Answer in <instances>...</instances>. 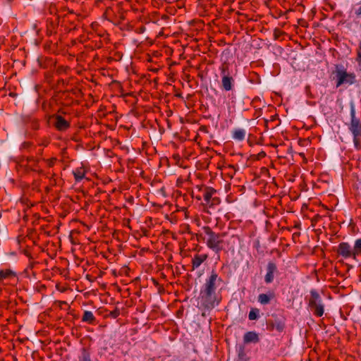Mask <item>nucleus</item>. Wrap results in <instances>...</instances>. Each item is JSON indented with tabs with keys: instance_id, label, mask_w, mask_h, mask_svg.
<instances>
[{
	"instance_id": "39448f33",
	"label": "nucleus",
	"mask_w": 361,
	"mask_h": 361,
	"mask_svg": "<svg viewBox=\"0 0 361 361\" xmlns=\"http://www.w3.org/2000/svg\"><path fill=\"white\" fill-rule=\"evenodd\" d=\"M200 300L202 306L205 309H213L218 305L220 300H218L216 293L201 288L200 293Z\"/></svg>"
},
{
	"instance_id": "c756f323",
	"label": "nucleus",
	"mask_w": 361,
	"mask_h": 361,
	"mask_svg": "<svg viewBox=\"0 0 361 361\" xmlns=\"http://www.w3.org/2000/svg\"><path fill=\"white\" fill-rule=\"evenodd\" d=\"M120 314V311L118 308H116L109 313V316L114 319L117 318Z\"/></svg>"
},
{
	"instance_id": "f8f14e48",
	"label": "nucleus",
	"mask_w": 361,
	"mask_h": 361,
	"mask_svg": "<svg viewBox=\"0 0 361 361\" xmlns=\"http://www.w3.org/2000/svg\"><path fill=\"white\" fill-rule=\"evenodd\" d=\"M277 272V266L274 262H269L267 266V274L264 276V281L267 284L273 282L274 274Z\"/></svg>"
},
{
	"instance_id": "6ab92c4d",
	"label": "nucleus",
	"mask_w": 361,
	"mask_h": 361,
	"mask_svg": "<svg viewBox=\"0 0 361 361\" xmlns=\"http://www.w3.org/2000/svg\"><path fill=\"white\" fill-rule=\"evenodd\" d=\"M104 17L110 22H114L116 20V16L114 8L111 6L106 8L104 13Z\"/></svg>"
},
{
	"instance_id": "9d476101",
	"label": "nucleus",
	"mask_w": 361,
	"mask_h": 361,
	"mask_svg": "<svg viewBox=\"0 0 361 361\" xmlns=\"http://www.w3.org/2000/svg\"><path fill=\"white\" fill-rule=\"evenodd\" d=\"M338 255L341 256L344 259L353 258L354 259L355 253L351 245L347 242H342L339 243L336 249Z\"/></svg>"
},
{
	"instance_id": "0eeeda50",
	"label": "nucleus",
	"mask_w": 361,
	"mask_h": 361,
	"mask_svg": "<svg viewBox=\"0 0 361 361\" xmlns=\"http://www.w3.org/2000/svg\"><path fill=\"white\" fill-rule=\"evenodd\" d=\"M200 190H202V197L207 206L211 208L220 204L221 200L217 197V191L215 189L202 186Z\"/></svg>"
},
{
	"instance_id": "cd10ccee",
	"label": "nucleus",
	"mask_w": 361,
	"mask_h": 361,
	"mask_svg": "<svg viewBox=\"0 0 361 361\" xmlns=\"http://www.w3.org/2000/svg\"><path fill=\"white\" fill-rule=\"evenodd\" d=\"M56 160H57V159L56 157H52L51 159H46L44 161L47 162L49 167H52L54 166Z\"/></svg>"
},
{
	"instance_id": "412c9836",
	"label": "nucleus",
	"mask_w": 361,
	"mask_h": 361,
	"mask_svg": "<svg viewBox=\"0 0 361 361\" xmlns=\"http://www.w3.org/2000/svg\"><path fill=\"white\" fill-rule=\"evenodd\" d=\"M79 361H92L91 353L86 348H82L81 350V354L78 357Z\"/></svg>"
},
{
	"instance_id": "1a4fd4ad",
	"label": "nucleus",
	"mask_w": 361,
	"mask_h": 361,
	"mask_svg": "<svg viewBox=\"0 0 361 361\" xmlns=\"http://www.w3.org/2000/svg\"><path fill=\"white\" fill-rule=\"evenodd\" d=\"M222 282V279L219 276L218 274L212 270L210 275L206 279L204 283L202 286V288L216 292L217 287Z\"/></svg>"
},
{
	"instance_id": "7ed1b4c3",
	"label": "nucleus",
	"mask_w": 361,
	"mask_h": 361,
	"mask_svg": "<svg viewBox=\"0 0 361 361\" xmlns=\"http://www.w3.org/2000/svg\"><path fill=\"white\" fill-rule=\"evenodd\" d=\"M310 293V295L308 299L309 308L315 316L318 317L323 316L324 312V305L319 293L315 289H312Z\"/></svg>"
},
{
	"instance_id": "2f4dec72",
	"label": "nucleus",
	"mask_w": 361,
	"mask_h": 361,
	"mask_svg": "<svg viewBox=\"0 0 361 361\" xmlns=\"http://www.w3.org/2000/svg\"><path fill=\"white\" fill-rule=\"evenodd\" d=\"M58 85H61L63 87H65L67 85V82L63 79H59L58 80Z\"/></svg>"
},
{
	"instance_id": "7c9ffc66",
	"label": "nucleus",
	"mask_w": 361,
	"mask_h": 361,
	"mask_svg": "<svg viewBox=\"0 0 361 361\" xmlns=\"http://www.w3.org/2000/svg\"><path fill=\"white\" fill-rule=\"evenodd\" d=\"M116 9L117 10V12L120 14V20H123L125 17H124V15H123V12L122 11V8L121 7V5L120 4H118L116 7Z\"/></svg>"
},
{
	"instance_id": "dca6fc26",
	"label": "nucleus",
	"mask_w": 361,
	"mask_h": 361,
	"mask_svg": "<svg viewBox=\"0 0 361 361\" xmlns=\"http://www.w3.org/2000/svg\"><path fill=\"white\" fill-rule=\"evenodd\" d=\"M275 298V293L269 291L268 293H261L257 297L258 302L262 305H267Z\"/></svg>"
},
{
	"instance_id": "f03ea898",
	"label": "nucleus",
	"mask_w": 361,
	"mask_h": 361,
	"mask_svg": "<svg viewBox=\"0 0 361 361\" xmlns=\"http://www.w3.org/2000/svg\"><path fill=\"white\" fill-rule=\"evenodd\" d=\"M347 126L353 135L355 148L357 150H361V121L355 116V109L353 106L350 108V121Z\"/></svg>"
},
{
	"instance_id": "473e14b6",
	"label": "nucleus",
	"mask_w": 361,
	"mask_h": 361,
	"mask_svg": "<svg viewBox=\"0 0 361 361\" xmlns=\"http://www.w3.org/2000/svg\"><path fill=\"white\" fill-rule=\"evenodd\" d=\"M231 171H236L238 166L234 165H228L227 167Z\"/></svg>"
},
{
	"instance_id": "6e6552de",
	"label": "nucleus",
	"mask_w": 361,
	"mask_h": 361,
	"mask_svg": "<svg viewBox=\"0 0 361 361\" xmlns=\"http://www.w3.org/2000/svg\"><path fill=\"white\" fill-rule=\"evenodd\" d=\"M271 319L267 321V329L271 331L276 329L278 332H282L286 327V319L283 315L273 314Z\"/></svg>"
},
{
	"instance_id": "4be33fe9",
	"label": "nucleus",
	"mask_w": 361,
	"mask_h": 361,
	"mask_svg": "<svg viewBox=\"0 0 361 361\" xmlns=\"http://www.w3.org/2000/svg\"><path fill=\"white\" fill-rule=\"evenodd\" d=\"M245 137V130L243 129H235L233 132V138L239 141H242Z\"/></svg>"
},
{
	"instance_id": "a19ab883",
	"label": "nucleus",
	"mask_w": 361,
	"mask_h": 361,
	"mask_svg": "<svg viewBox=\"0 0 361 361\" xmlns=\"http://www.w3.org/2000/svg\"><path fill=\"white\" fill-rule=\"evenodd\" d=\"M262 155L263 156H265V153L264 152H262Z\"/></svg>"
},
{
	"instance_id": "5701e85b",
	"label": "nucleus",
	"mask_w": 361,
	"mask_h": 361,
	"mask_svg": "<svg viewBox=\"0 0 361 361\" xmlns=\"http://www.w3.org/2000/svg\"><path fill=\"white\" fill-rule=\"evenodd\" d=\"M353 250V253H355L354 260H357V257L361 256V238H358L355 241Z\"/></svg>"
},
{
	"instance_id": "f257e3e1",
	"label": "nucleus",
	"mask_w": 361,
	"mask_h": 361,
	"mask_svg": "<svg viewBox=\"0 0 361 361\" xmlns=\"http://www.w3.org/2000/svg\"><path fill=\"white\" fill-rule=\"evenodd\" d=\"M204 233L206 234L207 238H204L206 240L207 246L213 250L215 253H219L224 248V233H215L212 229L205 226L202 227Z\"/></svg>"
},
{
	"instance_id": "4468645a",
	"label": "nucleus",
	"mask_w": 361,
	"mask_h": 361,
	"mask_svg": "<svg viewBox=\"0 0 361 361\" xmlns=\"http://www.w3.org/2000/svg\"><path fill=\"white\" fill-rule=\"evenodd\" d=\"M207 258L208 255L207 254H195L192 258L191 271H194L196 269L199 268L200 265L207 259Z\"/></svg>"
},
{
	"instance_id": "e433bc0d",
	"label": "nucleus",
	"mask_w": 361,
	"mask_h": 361,
	"mask_svg": "<svg viewBox=\"0 0 361 361\" xmlns=\"http://www.w3.org/2000/svg\"><path fill=\"white\" fill-rule=\"evenodd\" d=\"M145 30V27H144V26H142V27H140L139 28V32H140V33L143 32Z\"/></svg>"
},
{
	"instance_id": "58836bf2",
	"label": "nucleus",
	"mask_w": 361,
	"mask_h": 361,
	"mask_svg": "<svg viewBox=\"0 0 361 361\" xmlns=\"http://www.w3.org/2000/svg\"><path fill=\"white\" fill-rule=\"evenodd\" d=\"M59 113H61V114H65V112H64L63 111H62L61 109H60V110L59 111Z\"/></svg>"
},
{
	"instance_id": "f704fd0d",
	"label": "nucleus",
	"mask_w": 361,
	"mask_h": 361,
	"mask_svg": "<svg viewBox=\"0 0 361 361\" xmlns=\"http://www.w3.org/2000/svg\"><path fill=\"white\" fill-rule=\"evenodd\" d=\"M200 130L204 133H208L207 127L206 126H201Z\"/></svg>"
},
{
	"instance_id": "ddd939ff",
	"label": "nucleus",
	"mask_w": 361,
	"mask_h": 361,
	"mask_svg": "<svg viewBox=\"0 0 361 361\" xmlns=\"http://www.w3.org/2000/svg\"><path fill=\"white\" fill-rule=\"evenodd\" d=\"M26 161V167L28 170L32 171H37L39 173H42L43 171L42 169H37L38 164L39 161V159L36 158L35 157L30 156L27 157L25 159Z\"/></svg>"
},
{
	"instance_id": "423d86ee",
	"label": "nucleus",
	"mask_w": 361,
	"mask_h": 361,
	"mask_svg": "<svg viewBox=\"0 0 361 361\" xmlns=\"http://www.w3.org/2000/svg\"><path fill=\"white\" fill-rule=\"evenodd\" d=\"M221 75V88L225 91H230L234 86V79L229 71V64L224 63L219 68Z\"/></svg>"
},
{
	"instance_id": "c85d7f7f",
	"label": "nucleus",
	"mask_w": 361,
	"mask_h": 361,
	"mask_svg": "<svg viewBox=\"0 0 361 361\" xmlns=\"http://www.w3.org/2000/svg\"><path fill=\"white\" fill-rule=\"evenodd\" d=\"M32 145V143L30 142H24L21 144L20 149H29L31 146Z\"/></svg>"
},
{
	"instance_id": "bb28decb",
	"label": "nucleus",
	"mask_w": 361,
	"mask_h": 361,
	"mask_svg": "<svg viewBox=\"0 0 361 361\" xmlns=\"http://www.w3.org/2000/svg\"><path fill=\"white\" fill-rule=\"evenodd\" d=\"M283 34H284V32H283L282 30H281L279 28H275L274 30V35L275 39H279Z\"/></svg>"
},
{
	"instance_id": "4c0bfd02",
	"label": "nucleus",
	"mask_w": 361,
	"mask_h": 361,
	"mask_svg": "<svg viewBox=\"0 0 361 361\" xmlns=\"http://www.w3.org/2000/svg\"><path fill=\"white\" fill-rule=\"evenodd\" d=\"M196 199L198 200H200L202 199V197L200 196H196Z\"/></svg>"
},
{
	"instance_id": "b1692460",
	"label": "nucleus",
	"mask_w": 361,
	"mask_h": 361,
	"mask_svg": "<svg viewBox=\"0 0 361 361\" xmlns=\"http://www.w3.org/2000/svg\"><path fill=\"white\" fill-rule=\"evenodd\" d=\"M259 310L257 308H252L249 312L248 318L250 320H255L257 319L259 317Z\"/></svg>"
},
{
	"instance_id": "aec40b11",
	"label": "nucleus",
	"mask_w": 361,
	"mask_h": 361,
	"mask_svg": "<svg viewBox=\"0 0 361 361\" xmlns=\"http://www.w3.org/2000/svg\"><path fill=\"white\" fill-rule=\"evenodd\" d=\"M73 176L76 182L82 180L85 176V170L83 168H78L73 172Z\"/></svg>"
},
{
	"instance_id": "20e7f679",
	"label": "nucleus",
	"mask_w": 361,
	"mask_h": 361,
	"mask_svg": "<svg viewBox=\"0 0 361 361\" xmlns=\"http://www.w3.org/2000/svg\"><path fill=\"white\" fill-rule=\"evenodd\" d=\"M336 85L337 87L343 85H353L356 82V76L353 73H348L345 68L338 65L336 66Z\"/></svg>"
},
{
	"instance_id": "2eb2a0df",
	"label": "nucleus",
	"mask_w": 361,
	"mask_h": 361,
	"mask_svg": "<svg viewBox=\"0 0 361 361\" xmlns=\"http://www.w3.org/2000/svg\"><path fill=\"white\" fill-rule=\"evenodd\" d=\"M243 341L245 343H257L259 341V334L255 331H248L244 334Z\"/></svg>"
},
{
	"instance_id": "72a5a7b5",
	"label": "nucleus",
	"mask_w": 361,
	"mask_h": 361,
	"mask_svg": "<svg viewBox=\"0 0 361 361\" xmlns=\"http://www.w3.org/2000/svg\"><path fill=\"white\" fill-rule=\"evenodd\" d=\"M355 14L357 17L361 16V6L355 11Z\"/></svg>"
},
{
	"instance_id": "f3484780",
	"label": "nucleus",
	"mask_w": 361,
	"mask_h": 361,
	"mask_svg": "<svg viewBox=\"0 0 361 361\" xmlns=\"http://www.w3.org/2000/svg\"><path fill=\"white\" fill-rule=\"evenodd\" d=\"M16 277V273L10 269L0 270V283L4 279Z\"/></svg>"
},
{
	"instance_id": "ea45409f",
	"label": "nucleus",
	"mask_w": 361,
	"mask_h": 361,
	"mask_svg": "<svg viewBox=\"0 0 361 361\" xmlns=\"http://www.w3.org/2000/svg\"><path fill=\"white\" fill-rule=\"evenodd\" d=\"M1 292H2V288H0V294L1 293Z\"/></svg>"
},
{
	"instance_id": "a878e982",
	"label": "nucleus",
	"mask_w": 361,
	"mask_h": 361,
	"mask_svg": "<svg viewBox=\"0 0 361 361\" xmlns=\"http://www.w3.org/2000/svg\"><path fill=\"white\" fill-rule=\"evenodd\" d=\"M25 255L29 257L30 259V262H29V264L27 265V267L26 269H33L35 264H36V262L35 261H33V257L31 256V255L29 253V252H26Z\"/></svg>"
},
{
	"instance_id": "a211bd4d",
	"label": "nucleus",
	"mask_w": 361,
	"mask_h": 361,
	"mask_svg": "<svg viewBox=\"0 0 361 361\" xmlns=\"http://www.w3.org/2000/svg\"><path fill=\"white\" fill-rule=\"evenodd\" d=\"M82 321L90 324H93L96 322V318L92 312L86 310L83 313Z\"/></svg>"
},
{
	"instance_id": "393cba45",
	"label": "nucleus",
	"mask_w": 361,
	"mask_h": 361,
	"mask_svg": "<svg viewBox=\"0 0 361 361\" xmlns=\"http://www.w3.org/2000/svg\"><path fill=\"white\" fill-rule=\"evenodd\" d=\"M30 128L34 130H37L39 128V121L37 119L31 120L29 123Z\"/></svg>"
},
{
	"instance_id": "c9c22d12",
	"label": "nucleus",
	"mask_w": 361,
	"mask_h": 361,
	"mask_svg": "<svg viewBox=\"0 0 361 361\" xmlns=\"http://www.w3.org/2000/svg\"><path fill=\"white\" fill-rule=\"evenodd\" d=\"M49 142L47 140H44L42 143L41 145H43L44 147L48 146Z\"/></svg>"
},
{
	"instance_id": "9b49d317",
	"label": "nucleus",
	"mask_w": 361,
	"mask_h": 361,
	"mask_svg": "<svg viewBox=\"0 0 361 361\" xmlns=\"http://www.w3.org/2000/svg\"><path fill=\"white\" fill-rule=\"evenodd\" d=\"M51 118L54 119L53 126L58 131L64 132L71 127L70 121L65 119L61 115L54 114Z\"/></svg>"
}]
</instances>
